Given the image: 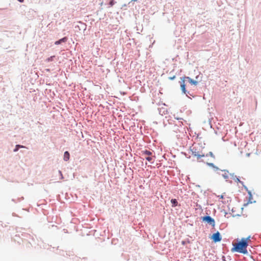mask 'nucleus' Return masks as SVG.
<instances>
[{
    "instance_id": "nucleus-1",
    "label": "nucleus",
    "mask_w": 261,
    "mask_h": 261,
    "mask_svg": "<svg viewBox=\"0 0 261 261\" xmlns=\"http://www.w3.org/2000/svg\"><path fill=\"white\" fill-rule=\"evenodd\" d=\"M250 238V236L248 237L247 238H242L241 241L237 243L234 247L232 248V251H236L243 254H247V247L248 246V240Z\"/></svg>"
},
{
    "instance_id": "nucleus-2",
    "label": "nucleus",
    "mask_w": 261,
    "mask_h": 261,
    "mask_svg": "<svg viewBox=\"0 0 261 261\" xmlns=\"http://www.w3.org/2000/svg\"><path fill=\"white\" fill-rule=\"evenodd\" d=\"M191 151L192 152V154L193 156H196L198 161L200 160L201 158L205 156V154L204 153L200 151L197 150L194 147L191 148Z\"/></svg>"
},
{
    "instance_id": "nucleus-3",
    "label": "nucleus",
    "mask_w": 261,
    "mask_h": 261,
    "mask_svg": "<svg viewBox=\"0 0 261 261\" xmlns=\"http://www.w3.org/2000/svg\"><path fill=\"white\" fill-rule=\"evenodd\" d=\"M202 220L212 226H214L215 225V220L210 216H205L202 218Z\"/></svg>"
},
{
    "instance_id": "nucleus-4",
    "label": "nucleus",
    "mask_w": 261,
    "mask_h": 261,
    "mask_svg": "<svg viewBox=\"0 0 261 261\" xmlns=\"http://www.w3.org/2000/svg\"><path fill=\"white\" fill-rule=\"evenodd\" d=\"M212 239H213V241L215 243L219 242L221 241L222 239V237L220 235V233L219 232L217 231V232L214 233L212 237Z\"/></svg>"
},
{
    "instance_id": "nucleus-5",
    "label": "nucleus",
    "mask_w": 261,
    "mask_h": 261,
    "mask_svg": "<svg viewBox=\"0 0 261 261\" xmlns=\"http://www.w3.org/2000/svg\"><path fill=\"white\" fill-rule=\"evenodd\" d=\"M180 88H181V90L182 91V92L184 94H186L187 95V94H189V92H188L186 90V85H185V78H182L181 79V81L180 82Z\"/></svg>"
},
{
    "instance_id": "nucleus-6",
    "label": "nucleus",
    "mask_w": 261,
    "mask_h": 261,
    "mask_svg": "<svg viewBox=\"0 0 261 261\" xmlns=\"http://www.w3.org/2000/svg\"><path fill=\"white\" fill-rule=\"evenodd\" d=\"M142 155H147V156L145 158V159L148 161H151L152 160V158L150 156L152 154V152L148 150H144L142 151Z\"/></svg>"
},
{
    "instance_id": "nucleus-7",
    "label": "nucleus",
    "mask_w": 261,
    "mask_h": 261,
    "mask_svg": "<svg viewBox=\"0 0 261 261\" xmlns=\"http://www.w3.org/2000/svg\"><path fill=\"white\" fill-rule=\"evenodd\" d=\"M248 195H249V199H248V202L246 203H245L244 204V206H247L249 203H255L256 202L255 201H252V195L251 194V192L250 191H248Z\"/></svg>"
},
{
    "instance_id": "nucleus-8",
    "label": "nucleus",
    "mask_w": 261,
    "mask_h": 261,
    "mask_svg": "<svg viewBox=\"0 0 261 261\" xmlns=\"http://www.w3.org/2000/svg\"><path fill=\"white\" fill-rule=\"evenodd\" d=\"M67 40V38L66 37H64L58 41H56L55 42V45H59L60 44H61L62 43H64V42H66Z\"/></svg>"
},
{
    "instance_id": "nucleus-9",
    "label": "nucleus",
    "mask_w": 261,
    "mask_h": 261,
    "mask_svg": "<svg viewBox=\"0 0 261 261\" xmlns=\"http://www.w3.org/2000/svg\"><path fill=\"white\" fill-rule=\"evenodd\" d=\"M184 78H185V79L188 80V81L189 82V83H191V84L196 85L198 84V82L197 81L193 80V79H192L191 78H190L189 76H186V77H184Z\"/></svg>"
},
{
    "instance_id": "nucleus-10",
    "label": "nucleus",
    "mask_w": 261,
    "mask_h": 261,
    "mask_svg": "<svg viewBox=\"0 0 261 261\" xmlns=\"http://www.w3.org/2000/svg\"><path fill=\"white\" fill-rule=\"evenodd\" d=\"M230 175L232 177V178L237 182H240L242 185H243V182L241 181L240 179L234 175V173H230Z\"/></svg>"
},
{
    "instance_id": "nucleus-11",
    "label": "nucleus",
    "mask_w": 261,
    "mask_h": 261,
    "mask_svg": "<svg viewBox=\"0 0 261 261\" xmlns=\"http://www.w3.org/2000/svg\"><path fill=\"white\" fill-rule=\"evenodd\" d=\"M69 158H70V154H69V153L68 152V151H66L64 152V158H63L64 161L67 162L69 160Z\"/></svg>"
},
{
    "instance_id": "nucleus-12",
    "label": "nucleus",
    "mask_w": 261,
    "mask_h": 261,
    "mask_svg": "<svg viewBox=\"0 0 261 261\" xmlns=\"http://www.w3.org/2000/svg\"><path fill=\"white\" fill-rule=\"evenodd\" d=\"M222 171L224 172V173L222 174V177L227 180L228 178V171L227 170H223Z\"/></svg>"
},
{
    "instance_id": "nucleus-13",
    "label": "nucleus",
    "mask_w": 261,
    "mask_h": 261,
    "mask_svg": "<svg viewBox=\"0 0 261 261\" xmlns=\"http://www.w3.org/2000/svg\"><path fill=\"white\" fill-rule=\"evenodd\" d=\"M206 165L210 167H211L213 168V169L215 171H218L219 170V168L217 166H216L213 163H206Z\"/></svg>"
},
{
    "instance_id": "nucleus-14",
    "label": "nucleus",
    "mask_w": 261,
    "mask_h": 261,
    "mask_svg": "<svg viewBox=\"0 0 261 261\" xmlns=\"http://www.w3.org/2000/svg\"><path fill=\"white\" fill-rule=\"evenodd\" d=\"M25 146H22V145H16L15 146V148L14 149L13 151L14 152H17L19 150V148H25Z\"/></svg>"
},
{
    "instance_id": "nucleus-15",
    "label": "nucleus",
    "mask_w": 261,
    "mask_h": 261,
    "mask_svg": "<svg viewBox=\"0 0 261 261\" xmlns=\"http://www.w3.org/2000/svg\"><path fill=\"white\" fill-rule=\"evenodd\" d=\"M171 203L172 204V206H176L178 202L176 199H172L171 200Z\"/></svg>"
},
{
    "instance_id": "nucleus-16",
    "label": "nucleus",
    "mask_w": 261,
    "mask_h": 261,
    "mask_svg": "<svg viewBox=\"0 0 261 261\" xmlns=\"http://www.w3.org/2000/svg\"><path fill=\"white\" fill-rule=\"evenodd\" d=\"M55 57V56H51L49 58H48L47 59H46L45 61L46 62H51L53 60L54 58Z\"/></svg>"
},
{
    "instance_id": "nucleus-17",
    "label": "nucleus",
    "mask_w": 261,
    "mask_h": 261,
    "mask_svg": "<svg viewBox=\"0 0 261 261\" xmlns=\"http://www.w3.org/2000/svg\"><path fill=\"white\" fill-rule=\"evenodd\" d=\"M58 173H59V175H60V179H63V178H64V177H63V174H62V173L61 171L59 170V171H58Z\"/></svg>"
},
{
    "instance_id": "nucleus-18",
    "label": "nucleus",
    "mask_w": 261,
    "mask_h": 261,
    "mask_svg": "<svg viewBox=\"0 0 261 261\" xmlns=\"http://www.w3.org/2000/svg\"><path fill=\"white\" fill-rule=\"evenodd\" d=\"M115 3H116V2H115L114 0H111V1L110 2L109 4H110V5L111 6H113V5L115 4Z\"/></svg>"
},
{
    "instance_id": "nucleus-19",
    "label": "nucleus",
    "mask_w": 261,
    "mask_h": 261,
    "mask_svg": "<svg viewBox=\"0 0 261 261\" xmlns=\"http://www.w3.org/2000/svg\"><path fill=\"white\" fill-rule=\"evenodd\" d=\"M208 155H210L211 157H212V158H215L214 155L213 154V152H211H211H210L208 153ZM207 155H208V154H206L205 156H207Z\"/></svg>"
},
{
    "instance_id": "nucleus-20",
    "label": "nucleus",
    "mask_w": 261,
    "mask_h": 261,
    "mask_svg": "<svg viewBox=\"0 0 261 261\" xmlns=\"http://www.w3.org/2000/svg\"><path fill=\"white\" fill-rule=\"evenodd\" d=\"M242 185L244 187V189L247 191V193H248V191L249 190H248V188L245 185H244V184Z\"/></svg>"
},
{
    "instance_id": "nucleus-21",
    "label": "nucleus",
    "mask_w": 261,
    "mask_h": 261,
    "mask_svg": "<svg viewBox=\"0 0 261 261\" xmlns=\"http://www.w3.org/2000/svg\"><path fill=\"white\" fill-rule=\"evenodd\" d=\"M175 76H173L172 77H170L169 79L171 80H174L175 79Z\"/></svg>"
},
{
    "instance_id": "nucleus-22",
    "label": "nucleus",
    "mask_w": 261,
    "mask_h": 261,
    "mask_svg": "<svg viewBox=\"0 0 261 261\" xmlns=\"http://www.w3.org/2000/svg\"><path fill=\"white\" fill-rule=\"evenodd\" d=\"M80 24H81L80 27H82V28H84V24L83 23H80Z\"/></svg>"
},
{
    "instance_id": "nucleus-23",
    "label": "nucleus",
    "mask_w": 261,
    "mask_h": 261,
    "mask_svg": "<svg viewBox=\"0 0 261 261\" xmlns=\"http://www.w3.org/2000/svg\"><path fill=\"white\" fill-rule=\"evenodd\" d=\"M219 198H221V199H223V195H219L218 196Z\"/></svg>"
},
{
    "instance_id": "nucleus-24",
    "label": "nucleus",
    "mask_w": 261,
    "mask_h": 261,
    "mask_svg": "<svg viewBox=\"0 0 261 261\" xmlns=\"http://www.w3.org/2000/svg\"><path fill=\"white\" fill-rule=\"evenodd\" d=\"M18 2L22 3L23 2L24 0H17Z\"/></svg>"
},
{
    "instance_id": "nucleus-25",
    "label": "nucleus",
    "mask_w": 261,
    "mask_h": 261,
    "mask_svg": "<svg viewBox=\"0 0 261 261\" xmlns=\"http://www.w3.org/2000/svg\"><path fill=\"white\" fill-rule=\"evenodd\" d=\"M137 0H132V2L137 1Z\"/></svg>"
},
{
    "instance_id": "nucleus-26",
    "label": "nucleus",
    "mask_w": 261,
    "mask_h": 261,
    "mask_svg": "<svg viewBox=\"0 0 261 261\" xmlns=\"http://www.w3.org/2000/svg\"><path fill=\"white\" fill-rule=\"evenodd\" d=\"M252 261H255L254 259H253Z\"/></svg>"
}]
</instances>
